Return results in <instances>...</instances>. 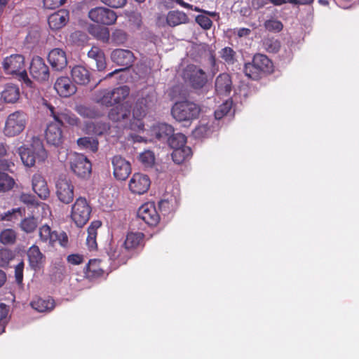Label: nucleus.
<instances>
[{
    "label": "nucleus",
    "instance_id": "obj_25",
    "mask_svg": "<svg viewBox=\"0 0 359 359\" xmlns=\"http://www.w3.org/2000/svg\"><path fill=\"white\" fill-rule=\"evenodd\" d=\"M20 96V89L14 84L6 85L1 93V100L6 103H15Z\"/></svg>",
    "mask_w": 359,
    "mask_h": 359
},
{
    "label": "nucleus",
    "instance_id": "obj_19",
    "mask_svg": "<svg viewBox=\"0 0 359 359\" xmlns=\"http://www.w3.org/2000/svg\"><path fill=\"white\" fill-rule=\"evenodd\" d=\"M111 59L118 65L128 68L133 65L135 57L129 50L116 49L111 52Z\"/></svg>",
    "mask_w": 359,
    "mask_h": 359
},
{
    "label": "nucleus",
    "instance_id": "obj_34",
    "mask_svg": "<svg viewBox=\"0 0 359 359\" xmlns=\"http://www.w3.org/2000/svg\"><path fill=\"white\" fill-rule=\"evenodd\" d=\"M173 149L174 150L172 153V158L173 161L177 164L182 163L184 161L192 155V151L189 147L174 148Z\"/></svg>",
    "mask_w": 359,
    "mask_h": 359
},
{
    "label": "nucleus",
    "instance_id": "obj_30",
    "mask_svg": "<svg viewBox=\"0 0 359 359\" xmlns=\"http://www.w3.org/2000/svg\"><path fill=\"white\" fill-rule=\"evenodd\" d=\"M101 226V222L96 220L91 222L88 228V236L86 238V244L89 249L93 250L97 247L96 236L97 230Z\"/></svg>",
    "mask_w": 359,
    "mask_h": 359
},
{
    "label": "nucleus",
    "instance_id": "obj_41",
    "mask_svg": "<svg viewBox=\"0 0 359 359\" xmlns=\"http://www.w3.org/2000/svg\"><path fill=\"white\" fill-rule=\"evenodd\" d=\"M15 232L12 229H5L0 233V242L4 245L13 244L15 243Z\"/></svg>",
    "mask_w": 359,
    "mask_h": 359
},
{
    "label": "nucleus",
    "instance_id": "obj_15",
    "mask_svg": "<svg viewBox=\"0 0 359 359\" xmlns=\"http://www.w3.org/2000/svg\"><path fill=\"white\" fill-rule=\"evenodd\" d=\"M113 173L116 179L125 180L131 172L130 163L120 156H115L112 161Z\"/></svg>",
    "mask_w": 359,
    "mask_h": 359
},
{
    "label": "nucleus",
    "instance_id": "obj_18",
    "mask_svg": "<svg viewBox=\"0 0 359 359\" xmlns=\"http://www.w3.org/2000/svg\"><path fill=\"white\" fill-rule=\"evenodd\" d=\"M54 88L57 94L63 97H68L76 92V87L67 76H60L57 79Z\"/></svg>",
    "mask_w": 359,
    "mask_h": 359
},
{
    "label": "nucleus",
    "instance_id": "obj_32",
    "mask_svg": "<svg viewBox=\"0 0 359 359\" xmlns=\"http://www.w3.org/2000/svg\"><path fill=\"white\" fill-rule=\"evenodd\" d=\"M252 63L262 72L271 71L272 65L270 60L264 55L257 54L254 56Z\"/></svg>",
    "mask_w": 359,
    "mask_h": 359
},
{
    "label": "nucleus",
    "instance_id": "obj_11",
    "mask_svg": "<svg viewBox=\"0 0 359 359\" xmlns=\"http://www.w3.org/2000/svg\"><path fill=\"white\" fill-rule=\"evenodd\" d=\"M88 17L95 22L103 25H112L117 18V15L112 10L104 7H97L91 9Z\"/></svg>",
    "mask_w": 359,
    "mask_h": 359
},
{
    "label": "nucleus",
    "instance_id": "obj_62",
    "mask_svg": "<svg viewBox=\"0 0 359 359\" xmlns=\"http://www.w3.org/2000/svg\"><path fill=\"white\" fill-rule=\"evenodd\" d=\"M67 261L72 264L77 265L83 262V257L79 255H71L67 257Z\"/></svg>",
    "mask_w": 359,
    "mask_h": 359
},
{
    "label": "nucleus",
    "instance_id": "obj_46",
    "mask_svg": "<svg viewBox=\"0 0 359 359\" xmlns=\"http://www.w3.org/2000/svg\"><path fill=\"white\" fill-rule=\"evenodd\" d=\"M264 46L265 49L269 53H276L280 47V42L273 38L265 39Z\"/></svg>",
    "mask_w": 359,
    "mask_h": 359
},
{
    "label": "nucleus",
    "instance_id": "obj_44",
    "mask_svg": "<svg viewBox=\"0 0 359 359\" xmlns=\"http://www.w3.org/2000/svg\"><path fill=\"white\" fill-rule=\"evenodd\" d=\"M264 27L269 32H278L283 29V24L280 21L276 19H270L265 21Z\"/></svg>",
    "mask_w": 359,
    "mask_h": 359
},
{
    "label": "nucleus",
    "instance_id": "obj_33",
    "mask_svg": "<svg viewBox=\"0 0 359 359\" xmlns=\"http://www.w3.org/2000/svg\"><path fill=\"white\" fill-rule=\"evenodd\" d=\"M113 104H118L129 95L130 88L127 86H122L118 88L111 89Z\"/></svg>",
    "mask_w": 359,
    "mask_h": 359
},
{
    "label": "nucleus",
    "instance_id": "obj_10",
    "mask_svg": "<svg viewBox=\"0 0 359 359\" xmlns=\"http://www.w3.org/2000/svg\"><path fill=\"white\" fill-rule=\"evenodd\" d=\"M74 185L66 177H60L56 182V195L59 201L65 204L70 203L74 197Z\"/></svg>",
    "mask_w": 359,
    "mask_h": 359
},
{
    "label": "nucleus",
    "instance_id": "obj_9",
    "mask_svg": "<svg viewBox=\"0 0 359 359\" xmlns=\"http://www.w3.org/2000/svg\"><path fill=\"white\" fill-rule=\"evenodd\" d=\"M183 77L195 89L203 88L207 82L205 72L193 65H188L185 68Z\"/></svg>",
    "mask_w": 359,
    "mask_h": 359
},
{
    "label": "nucleus",
    "instance_id": "obj_53",
    "mask_svg": "<svg viewBox=\"0 0 359 359\" xmlns=\"http://www.w3.org/2000/svg\"><path fill=\"white\" fill-rule=\"evenodd\" d=\"M221 57L228 64L233 62L234 60V52L229 47L223 48L221 52Z\"/></svg>",
    "mask_w": 359,
    "mask_h": 359
},
{
    "label": "nucleus",
    "instance_id": "obj_8",
    "mask_svg": "<svg viewBox=\"0 0 359 359\" xmlns=\"http://www.w3.org/2000/svg\"><path fill=\"white\" fill-rule=\"evenodd\" d=\"M39 236L40 241L48 248L54 247L56 243H59L62 247H66L68 243V238L65 233H58L56 231H53L47 224H44L39 228Z\"/></svg>",
    "mask_w": 359,
    "mask_h": 359
},
{
    "label": "nucleus",
    "instance_id": "obj_60",
    "mask_svg": "<svg viewBox=\"0 0 359 359\" xmlns=\"http://www.w3.org/2000/svg\"><path fill=\"white\" fill-rule=\"evenodd\" d=\"M98 261L97 259H91L88 262V264L86 266V273L88 275L89 272L95 273L97 271V269Z\"/></svg>",
    "mask_w": 359,
    "mask_h": 359
},
{
    "label": "nucleus",
    "instance_id": "obj_7",
    "mask_svg": "<svg viewBox=\"0 0 359 359\" xmlns=\"http://www.w3.org/2000/svg\"><path fill=\"white\" fill-rule=\"evenodd\" d=\"M91 210L86 198L79 197L72 205L71 218L78 227H82L89 220Z\"/></svg>",
    "mask_w": 359,
    "mask_h": 359
},
{
    "label": "nucleus",
    "instance_id": "obj_3",
    "mask_svg": "<svg viewBox=\"0 0 359 359\" xmlns=\"http://www.w3.org/2000/svg\"><path fill=\"white\" fill-rule=\"evenodd\" d=\"M3 68L8 74L16 75L22 85L32 88L33 83L25 69V58L22 55L14 54L6 57L2 62Z\"/></svg>",
    "mask_w": 359,
    "mask_h": 359
},
{
    "label": "nucleus",
    "instance_id": "obj_26",
    "mask_svg": "<svg viewBox=\"0 0 359 359\" xmlns=\"http://www.w3.org/2000/svg\"><path fill=\"white\" fill-rule=\"evenodd\" d=\"M151 135L159 140H168L174 133L173 128L166 123H158L151 130Z\"/></svg>",
    "mask_w": 359,
    "mask_h": 359
},
{
    "label": "nucleus",
    "instance_id": "obj_51",
    "mask_svg": "<svg viewBox=\"0 0 359 359\" xmlns=\"http://www.w3.org/2000/svg\"><path fill=\"white\" fill-rule=\"evenodd\" d=\"M12 252L7 249L0 250V266H6L12 259Z\"/></svg>",
    "mask_w": 359,
    "mask_h": 359
},
{
    "label": "nucleus",
    "instance_id": "obj_23",
    "mask_svg": "<svg viewBox=\"0 0 359 359\" xmlns=\"http://www.w3.org/2000/svg\"><path fill=\"white\" fill-rule=\"evenodd\" d=\"M27 257L30 266L34 270L39 269L45 262V256L36 245H33L29 248Z\"/></svg>",
    "mask_w": 359,
    "mask_h": 359
},
{
    "label": "nucleus",
    "instance_id": "obj_1",
    "mask_svg": "<svg viewBox=\"0 0 359 359\" xmlns=\"http://www.w3.org/2000/svg\"><path fill=\"white\" fill-rule=\"evenodd\" d=\"M49 109L55 122L48 125L45 137L48 144L58 147L63 142V135L60 126L65 123L72 126L77 125L78 119L69 111L64 110L56 113L53 107H49Z\"/></svg>",
    "mask_w": 359,
    "mask_h": 359
},
{
    "label": "nucleus",
    "instance_id": "obj_4",
    "mask_svg": "<svg viewBox=\"0 0 359 359\" xmlns=\"http://www.w3.org/2000/svg\"><path fill=\"white\" fill-rule=\"evenodd\" d=\"M19 154L23 164L27 167L33 166L36 161L42 162L47 157L42 141L36 137L32 138L29 147L19 148Z\"/></svg>",
    "mask_w": 359,
    "mask_h": 359
},
{
    "label": "nucleus",
    "instance_id": "obj_6",
    "mask_svg": "<svg viewBox=\"0 0 359 359\" xmlns=\"http://www.w3.org/2000/svg\"><path fill=\"white\" fill-rule=\"evenodd\" d=\"M27 117L26 114L17 111L11 114L6 118L4 133L7 137H15L25 128Z\"/></svg>",
    "mask_w": 359,
    "mask_h": 359
},
{
    "label": "nucleus",
    "instance_id": "obj_2",
    "mask_svg": "<svg viewBox=\"0 0 359 359\" xmlns=\"http://www.w3.org/2000/svg\"><path fill=\"white\" fill-rule=\"evenodd\" d=\"M156 99V91L151 86H147L137 93V101L133 112V118L137 121L130 124L131 129L138 130L143 129L144 125L141 119L144 117L147 109L154 104Z\"/></svg>",
    "mask_w": 359,
    "mask_h": 359
},
{
    "label": "nucleus",
    "instance_id": "obj_54",
    "mask_svg": "<svg viewBox=\"0 0 359 359\" xmlns=\"http://www.w3.org/2000/svg\"><path fill=\"white\" fill-rule=\"evenodd\" d=\"M20 200L27 205H36L37 204L35 196L29 194H22Z\"/></svg>",
    "mask_w": 359,
    "mask_h": 359
},
{
    "label": "nucleus",
    "instance_id": "obj_40",
    "mask_svg": "<svg viewBox=\"0 0 359 359\" xmlns=\"http://www.w3.org/2000/svg\"><path fill=\"white\" fill-rule=\"evenodd\" d=\"M14 180L5 172H0V191H6L13 188Z\"/></svg>",
    "mask_w": 359,
    "mask_h": 359
},
{
    "label": "nucleus",
    "instance_id": "obj_14",
    "mask_svg": "<svg viewBox=\"0 0 359 359\" xmlns=\"http://www.w3.org/2000/svg\"><path fill=\"white\" fill-rule=\"evenodd\" d=\"M189 19L185 13L175 10L169 11L165 17H158L157 23L161 26L168 25L170 27H176L186 24L189 22Z\"/></svg>",
    "mask_w": 359,
    "mask_h": 359
},
{
    "label": "nucleus",
    "instance_id": "obj_35",
    "mask_svg": "<svg viewBox=\"0 0 359 359\" xmlns=\"http://www.w3.org/2000/svg\"><path fill=\"white\" fill-rule=\"evenodd\" d=\"M143 233L140 232L128 233L124 242L125 250L133 249L142 242Z\"/></svg>",
    "mask_w": 359,
    "mask_h": 359
},
{
    "label": "nucleus",
    "instance_id": "obj_63",
    "mask_svg": "<svg viewBox=\"0 0 359 359\" xmlns=\"http://www.w3.org/2000/svg\"><path fill=\"white\" fill-rule=\"evenodd\" d=\"M9 311L8 306L4 304H0V321H3L6 319Z\"/></svg>",
    "mask_w": 359,
    "mask_h": 359
},
{
    "label": "nucleus",
    "instance_id": "obj_37",
    "mask_svg": "<svg viewBox=\"0 0 359 359\" xmlns=\"http://www.w3.org/2000/svg\"><path fill=\"white\" fill-rule=\"evenodd\" d=\"M77 144L81 149H88L93 152L96 151L98 149V141L93 137H81L77 140Z\"/></svg>",
    "mask_w": 359,
    "mask_h": 359
},
{
    "label": "nucleus",
    "instance_id": "obj_61",
    "mask_svg": "<svg viewBox=\"0 0 359 359\" xmlns=\"http://www.w3.org/2000/svg\"><path fill=\"white\" fill-rule=\"evenodd\" d=\"M269 3V0H252L251 6L255 10H259Z\"/></svg>",
    "mask_w": 359,
    "mask_h": 359
},
{
    "label": "nucleus",
    "instance_id": "obj_43",
    "mask_svg": "<svg viewBox=\"0 0 359 359\" xmlns=\"http://www.w3.org/2000/svg\"><path fill=\"white\" fill-rule=\"evenodd\" d=\"M77 112L85 118H93L99 115V113L92 107L79 106L77 107Z\"/></svg>",
    "mask_w": 359,
    "mask_h": 359
},
{
    "label": "nucleus",
    "instance_id": "obj_58",
    "mask_svg": "<svg viewBox=\"0 0 359 359\" xmlns=\"http://www.w3.org/2000/svg\"><path fill=\"white\" fill-rule=\"evenodd\" d=\"M88 56L89 58H91L93 60H94L96 57L99 58L100 56V60L102 59V51L98 47L93 46L88 51Z\"/></svg>",
    "mask_w": 359,
    "mask_h": 359
},
{
    "label": "nucleus",
    "instance_id": "obj_49",
    "mask_svg": "<svg viewBox=\"0 0 359 359\" xmlns=\"http://www.w3.org/2000/svg\"><path fill=\"white\" fill-rule=\"evenodd\" d=\"M111 39L115 44L120 45L126 41L127 36L123 31L116 29L112 33Z\"/></svg>",
    "mask_w": 359,
    "mask_h": 359
},
{
    "label": "nucleus",
    "instance_id": "obj_57",
    "mask_svg": "<svg viewBox=\"0 0 359 359\" xmlns=\"http://www.w3.org/2000/svg\"><path fill=\"white\" fill-rule=\"evenodd\" d=\"M102 3H104L106 5H108L109 6L114 7V8H121L126 3V0H100Z\"/></svg>",
    "mask_w": 359,
    "mask_h": 359
},
{
    "label": "nucleus",
    "instance_id": "obj_21",
    "mask_svg": "<svg viewBox=\"0 0 359 359\" xmlns=\"http://www.w3.org/2000/svg\"><path fill=\"white\" fill-rule=\"evenodd\" d=\"M232 90V81L228 74H219L215 80V91L220 96H228Z\"/></svg>",
    "mask_w": 359,
    "mask_h": 359
},
{
    "label": "nucleus",
    "instance_id": "obj_20",
    "mask_svg": "<svg viewBox=\"0 0 359 359\" xmlns=\"http://www.w3.org/2000/svg\"><path fill=\"white\" fill-rule=\"evenodd\" d=\"M48 61L56 70H62L67 65L65 52L61 48H54L48 54Z\"/></svg>",
    "mask_w": 359,
    "mask_h": 359
},
{
    "label": "nucleus",
    "instance_id": "obj_17",
    "mask_svg": "<svg viewBox=\"0 0 359 359\" xmlns=\"http://www.w3.org/2000/svg\"><path fill=\"white\" fill-rule=\"evenodd\" d=\"M150 180L146 175L135 173L129 182V189L136 194H143L147 192L150 187Z\"/></svg>",
    "mask_w": 359,
    "mask_h": 359
},
{
    "label": "nucleus",
    "instance_id": "obj_12",
    "mask_svg": "<svg viewBox=\"0 0 359 359\" xmlns=\"http://www.w3.org/2000/svg\"><path fill=\"white\" fill-rule=\"evenodd\" d=\"M70 163L72 170L79 177H86L91 172V163L83 154H73Z\"/></svg>",
    "mask_w": 359,
    "mask_h": 359
},
{
    "label": "nucleus",
    "instance_id": "obj_22",
    "mask_svg": "<svg viewBox=\"0 0 359 359\" xmlns=\"http://www.w3.org/2000/svg\"><path fill=\"white\" fill-rule=\"evenodd\" d=\"M32 183L34 191L41 199L45 200L49 196L50 191L46 181L40 174L33 175Z\"/></svg>",
    "mask_w": 359,
    "mask_h": 359
},
{
    "label": "nucleus",
    "instance_id": "obj_36",
    "mask_svg": "<svg viewBox=\"0 0 359 359\" xmlns=\"http://www.w3.org/2000/svg\"><path fill=\"white\" fill-rule=\"evenodd\" d=\"M109 128V126L106 123H97L95 124L93 122H88L86 123L84 130L88 133H93L97 135H101L105 133Z\"/></svg>",
    "mask_w": 359,
    "mask_h": 359
},
{
    "label": "nucleus",
    "instance_id": "obj_28",
    "mask_svg": "<svg viewBox=\"0 0 359 359\" xmlns=\"http://www.w3.org/2000/svg\"><path fill=\"white\" fill-rule=\"evenodd\" d=\"M93 100L100 105L107 107L114 105L111 90L109 88L97 90L93 95Z\"/></svg>",
    "mask_w": 359,
    "mask_h": 359
},
{
    "label": "nucleus",
    "instance_id": "obj_27",
    "mask_svg": "<svg viewBox=\"0 0 359 359\" xmlns=\"http://www.w3.org/2000/svg\"><path fill=\"white\" fill-rule=\"evenodd\" d=\"M72 77L75 83L80 85L88 83L90 79L89 71L81 65H76L72 69Z\"/></svg>",
    "mask_w": 359,
    "mask_h": 359
},
{
    "label": "nucleus",
    "instance_id": "obj_5",
    "mask_svg": "<svg viewBox=\"0 0 359 359\" xmlns=\"http://www.w3.org/2000/svg\"><path fill=\"white\" fill-rule=\"evenodd\" d=\"M201 109L196 103L189 101L176 102L172 108L173 118L179 122H190L198 118Z\"/></svg>",
    "mask_w": 359,
    "mask_h": 359
},
{
    "label": "nucleus",
    "instance_id": "obj_42",
    "mask_svg": "<svg viewBox=\"0 0 359 359\" xmlns=\"http://www.w3.org/2000/svg\"><path fill=\"white\" fill-rule=\"evenodd\" d=\"M244 72L245 75L254 80L260 78L262 72L252 62L245 65Z\"/></svg>",
    "mask_w": 359,
    "mask_h": 359
},
{
    "label": "nucleus",
    "instance_id": "obj_50",
    "mask_svg": "<svg viewBox=\"0 0 359 359\" xmlns=\"http://www.w3.org/2000/svg\"><path fill=\"white\" fill-rule=\"evenodd\" d=\"M196 21L204 29H209L212 25V20L206 15H198Z\"/></svg>",
    "mask_w": 359,
    "mask_h": 359
},
{
    "label": "nucleus",
    "instance_id": "obj_56",
    "mask_svg": "<svg viewBox=\"0 0 359 359\" xmlns=\"http://www.w3.org/2000/svg\"><path fill=\"white\" fill-rule=\"evenodd\" d=\"M166 2L168 4H170L169 6L170 7H172V4L175 2V3L177 4H179L180 6H181L183 8L191 9V10H194V11H197V12H200L201 11V9L198 8V7L194 8L192 5L184 2L183 0H167Z\"/></svg>",
    "mask_w": 359,
    "mask_h": 359
},
{
    "label": "nucleus",
    "instance_id": "obj_24",
    "mask_svg": "<svg viewBox=\"0 0 359 359\" xmlns=\"http://www.w3.org/2000/svg\"><path fill=\"white\" fill-rule=\"evenodd\" d=\"M68 19V13L65 10H60L49 16L48 25L52 29H60L66 25Z\"/></svg>",
    "mask_w": 359,
    "mask_h": 359
},
{
    "label": "nucleus",
    "instance_id": "obj_39",
    "mask_svg": "<svg viewBox=\"0 0 359 359\" xmlns=\"http://www.w3.org/2000/svg\"><path fill=\"white\" fill-rule=\"evenodd\" d=\"M139 161L144 167H151L155 162V156L153 151L146 150L139 155Z\"/></svg>",
    "mask_w": 359,
    "mask_h": 359
},
{
    "label": "nucleus",
    "instance_id": "obj_29",
    "mask_svg": "<svg viewBox=\"0 0 359 359\" xmlns=\"http://www.w3.org/2000/svg\"><path fill=\"white\" fill-rule=\"evenodd\" d=\"M130 114L128 109L123 105H118L111 109L109 113L110 120L115 122H121L126 120Z\"/></svg>",
    "mask_w": 359,
    "mask_h": 359
},
{
    "label": "nucleus",
    "instance_id": "obj_55",
    "mask_svg": "<svg viewBox=\"0 0 359 359\" xmlns=\"http://www.w3.org/2000/svg\"><path fill=\"white\" fill-rule=\"evenodd\" d=\"M67 0H43L44 7L48 9H55L65 3Z\"/></svg>",
    "mask_w": 359,
    "mask_h": 359
},
{
    "label": "nucleus",
    "instance_id": "obj_13",
    "mask_svg": "<svg viewBox=\"0 0 359 359\" xmlns=\"http://www.w3.org/2000/svg\"><path fill=\"white\" fill-rule=\"evenodd\" d=\"M29 72L32 77L40 82L48 81L49 78L48 67L45 64L43 60L39 57H33L30 64Z\"/></svg>",
    "mask_w": 359,
    "mask_h": 359
},
{
    "label": "nucleus",
    "instance_id": "obj_45",
    "mask_svg": "<svg viewBox=\"0 0 359 359\" xmlns=\"http://www.w3.org/2000/svg\"><path fill=\"white\" fill-rule=\"evenodd\" d=\"M232 102L226 100L219 108L215 111V116L216 119H220L225 116L231 109Z\"/></svg>",
    "mask_w": 359,
    "mask_h": 359
},
{
    "label": "nucleus",
    "instance_id": "obj_38",
    "mask_svg": "<svg viewBox=\"0 0 359 359\" xmlns=\"http://www.w3.org/2000/svg\"><path fill=\"white\" fill-rule=\"evenodd\" d=\"M186 142L187 137L182 133H177L175 135L172 134L168 139V143L172 149L187 147L185 145Z\"/></svg>",
    "mask_w": 359,
    "mask_h": 359
},
{
    "label": "nucleus",
    "instance_id": "obj_59",
    "mask_svg": "<svg viewBox=\"0 0 359 359\" xmlns=\"http://www.w3.org/2000/svg\"><path fill=\"white\" fill-rule=\"evenodd\" d=\"M23 268L24 264L22 262L19 263L15 268V276L16 280L18 283H21L22 280Z\"/></svg>",
    "mask_w": 359,
    "mask_h": 359
},
{
    "label": "nucleus",
    "instance_id": "obj_47",
    "mask_svg": "<svg viewBox=\"0 0 359 359\" xmlns=\"http://www.w3.org/2000/svg\"><path fill=\"white\" fill-rule=\"evenodd\" d=\"M211 133L210 128L205 123H201L194 131V135L196 138H202L208 136Z\"/></svg>",
    "mask_w": 359,
    "mask_h": 359
},
{
    "label": "nucleus",
    "instance_id": "obj_52",
    "mask_svg": "<svg viewBox=\"0 0 359 359\" xmlns=\"http://www.w3.org/2000/svg\"><path fill=\"white\" fill-rule=\"evenodd\" d=\"M108 255L109 256L111 259H119L121 261H123V258H121V254L123 253L122 248H119L118 246H115L111 245L108 250Z\"/></svg>",
    "mask_w": 359,
    "mask_h": 359
},
{
    "label": "nucleus",
    "instance_id": "obj_48",
    "mask_svg": "<svg viewBox=\"0 0 359 359\" xmlns=\"http://www.w3.org/2000/svg\"><path fill=\"white\" fill-rule=\"evenodd\" d=\"M36 226V221L33 217L26 218L21 222L22 229L27 233H31L34 231Z\"/></svg>",
    "mask_w": 359,
    "mask_h": 359
},
{
    "label": "nucleus",
    "instance_id": "obj_64",
    "mask_svg": "<svg viewBox=\"0 0 359 359\" xmlns=\"http://www.w3.org/2000/svg\"><path fill=\"white\" fill-rule=\"evenodd\" d=\"M96 62V67L98 71H102L106 67V60L104 53L102 52V59L100 60V57H96L94 59Z\"/></svg>",
    "mask_w": 359,
    "mask_h": 359
},
{
    "label": "nucleus",
    "instance_id": "obj_31",
    "mask_svg": "<svg viewBox=\"0 0 359 359\" xmlns=\"http://www.w3.org/2000/svg\"><path fill=\"white\" fill-rule=\"evenodd\" d=\"M31 306L39 312H45L53 310L55 307V304L54 301L51 299L36 298L31 302Z\"/></svg>",
    "mask_w": 359,
    "mask_h": 359
},
{
    "label": "nucleus",
    "instance_id": "obj_16",
    "mask_svg": "<svg viewBox=\"0 0 359 359\" xmlns=\"http://www.w3.org/2000/svg\"><path fill=\"white\" fill-rule=\"evenodd\" d=\"M137 216L150 226L156 225L160 219L156 207L151 203H147L142 205L138 210Z\"/></svg>",
    "mask_w": 359,
    "mask_h": 359
}]
</instances>
